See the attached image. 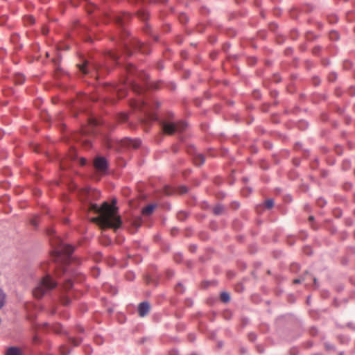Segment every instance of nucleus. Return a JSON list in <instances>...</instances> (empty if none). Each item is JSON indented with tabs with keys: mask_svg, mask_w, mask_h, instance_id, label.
Wrapping results in <instances>:
<instances>
[{
	"mask_svg": "<svg viewBox=\"0 0 355 355\" xmlns=\"http://www.w3.org/2000/svg\"><path fill=\"white\" fill-rule=\"evenodd\" d=\"M32 223H33V225H37L36 223L35 222V220H33Z\"/></svg>",
	"mask_w": 355,
	"mask_h": 355,
	"instance_id": "a878e982",
	"label": "nucleus"
},
{
	"mask_svg": "<svg viewBox=\"0 0 355 355\" xmlns=\"http://www.w3.org/2000/svg\"><path fill=\"white\" fill-rule=\"evenodd\" d=\"M129 17V15L128 14H125L123 16V19H121V17H118V19H116L117 20V23L123 25L124 24V21L128 19Z\"/></svg>",
	"mask_w": 355,
	"mask_h": 355,
	"instance_id": "2eb2a0df",
	"label": "nucleus"
},
{
	"mask_svg": "<svg viewBox=\"0 0 355 355\" xmlns=\"http://www.w3.org/2000/svg\"><path fill=\"white\" fill-rule=\"evenodd\" d=\"M293 282H294L295 284H298V283H300V279H295V280L293 281Z\"/></svg>",
	"mask_w": 355,
	"mask_h": 355,
	"instance_id": "b1692460",
	"label": "nucleus"
},
{
	"mask_svg": "<svg viewBox=\"0 0 355 355\" xmlns=\"http://www.w3.org/2000/svg\"><path fill=\"white\" fill-rule=\"evenodd\" d=\"M86 162H87V161H86V159H84V158H82V159H81V164H82V165L85 164H86Z\"/></svg>",
	"mask_w": 355,
	"mask_h": 355,
	"instance_id": "5701e85b",
	"label": "nucleus"
},
{
	"mask_svg": "<svg viewBox=\"0 0 355 355\" xmlns=\"http://www.w3.org/2000/svg\"><path fill=\"white\" fill-rule=\"evenodd\" d=\"M94 166L97 171L104 172L107 169L108 164L105 157H98L94 159Z\"/></svg>",
	"mask_w": 355,
	"mask_h": 355,
	"instance_id": "39448f33",
	"label": "nucleus"
},
{
	"mask_svg": "<svg viewBox=\"0 0 355 355\" xmlns=\"http://www.w3.org/2000/svg\"><path fill=\"white\" fill-rule=\"evenodd\" d=\"M54 233H55V231L53 229H50L49 230H48V234H53Z\"/></svg>",
	"mask_w": 355,
	"mask_h": 355,
	"instance_id": "4be33fe9",
	"label": "nucleus"
},
{
	"mask_svg": "<svg viewBox=\"0 0 355 355\" xmlns=\"http://www.w3.org/2000/svg\"><path fill=\"white\" fill-rule=\"evenodd\" d=\"M116 202L115 200H113L112 204L105 202L100 207L96 204H92L90 209L100 213V215L93 218L92 220L98 223L102 227L119 229L122 224V220L118 214Z\"/></svg>",
	"mask_w": 355,
	"mask_h": 355,
	"instance_id": "f257e3e1",
	"label": "nucleus"
},
{
	"mask_svg": "<svg viewBox=\"0 0 355 355\" xmlns=\"http://www.w3.org/2000/svg\"><path fill=\"white\" fill-rule=\"evenodd\" d=\"M6 355H20V352L17 347H10L7 352Z\"/></svg>",
	"mask_w": 355,
	"mask_h": 355,
	"instance_id": "1a4fd4ad",
	"label": "nucleus"
},
{
	"mask_svg": "<svg viewBox=\"0 0 355 355\" xmlns=\"http://www.w3.org/2000/svg\"><path fill=\"white\" fill-rule=\"evenodd\" d=\"M193 162L196 165L200 166L205 162V157L202 154H197L193 157Z\"/></svg>",
	"mask_w": 355,
	"mask_h": 355,
	"instance_id": "6e6552de",
	"label": "nucleus"
},
{
	"mask_svg": "<svg viewBox=\"0 0 355 355\" xmlns=\"http://www.w3.org/2000/svg\"><path fill=\"white\" fill-rule=\"evenodd\" d=\"M182 17H183L184 18H185V19H187L186 15H183Z\"/></svg>",
	"mask_w": 355,
	"mask_h": 355,
	"instance_id": "c85d7f7f",
	"label": "nucleus"
},
{
	"mask_svg": "<svg viewBox=\"0 0 355 355\" xmlns=\"http://www.w3.org/2000/svg\"><path fill=\"white\" fill-rule=\"evenodd\" d=\"M340 355H344V352H341L340 353Z\"/></svg>",
	"mask_w": 355,
	"mask_h": 355,
	"instance_id": "cd10ccee",
	"label": "nucleus"
},
{
	"mask_svg": "<svg viewBox=\"0 0 355 355\" xmlns=\"http://www.w3.org/2000/svg\"><path fill=\"white\" fill-rule=\"evenodd\" d=\"M220 300L223 302H228L230 300L229 293L227 292H222L220 294Z\"/></svg>",
	"mask_w": 355,
	"mask_h": 355,
	"instance_id": "9d476101",
	"label": "nucleus"
},
{
	"mask_svg": "<svg viewBox=\"0 0 355 355\" xmlns=\"http://www.w3.org/2000/svg\"><path fill=\"white\" fill-rule=\"evenodd\" d=\"M150 304L148 302H142L138 305V313L141 318L148 315L150 311Z\"/></svg>",
	"mask_w": 355,
	"mask_h": 355,
	"instance_id": "423d86ee",
	"label": "nucleus"
},
{
	"mask_svg": "<svg viewBox=\"0 0 355 355\" xmlns=\"http://www.w3.org/2000/svg\"><path fill=\"white\" fill-rule=\"evenodd\" d=\"M309 219H310V220H313V216H310V217H309Z\"/></svg>",
	"mask_w": 355,
	"mask_h": 355,
	"instance_id": "bb28decb",
	"label": "nucleus"
},
{
	"mask_svg": "<svg viewBox=\"0 0 355 355\" xmlns=\"http://www.w3.org/2000/svg\"><path fill=\"white\" fill-rule=\"evenodd\" d=\"M87 62H85V64H83V65L81 66H79L80 67V70L84 73H87L88 71L87 70Z\"/></svg>",
	"mask_w": 355,
	"mask_h": 355,
	"instance_id": "f3484780",
	"label": "nucleus"
},
{
	"mask_svg": "<svg viewBox=\"0 0 355 355\" xmlns=\"http://www.w3.org/2000/svg\"><path fill=\"white\" fill-rule=\"evenodd\" d=\"M99 275V269L98 268H93V275L95 276L96 277H98Z\"/></svg>",
	"mask_w": 355,
	"mask_h": 355,
	"instance_id": "6ab92c4d",
	"label": "nucleus"
},
{
	"mask_svg": "<svg viewBox=\"0 0 355 355\" xmlns=\"http://www.w3.org/2000/svg\"><path fill=\"white\" fill-rule=\"evenodd\" d=\"M266 207L268 209H270L274 205V201L272 199H268L265 202Z\"/></svg>",
	"mask_w": 355,
	"mask_h": 355,
	"instance_id": "4468645a",
	"label": "nucleus"
},
{
	"mask_svg": "<svg viewBox=\"0 0 355 355\" xmlns=\"http://www.w3.org/2000/svg\"><path fill=\"white\" fill-rule=\"evenodd\" d=\"M6 295L3 291L0 288V309L3 307L5 303Z\"/></svg>",
	"mask_w": 355,
	"mask_h": 355,
	"instance_id": "9b49d317",
	"label": "nucleus"
},
{
	"mask_svg": "<svg viewBox=\"0 0 355 355\" xmlns=\"http://www.w3.org/2000/svg\"><path fill=\"white\" fill-rule=\"evenodd\" d=\"M324 346H325V348L327 350H334L335 349V347L331 343H326L324 344Z\"/></svg>",
	"mask_w": 355,
	"mask_h": 355,
	"instance_id": "a211bd4d",
	"label": "nucleus"
},
{
	"mask_svg": "<svg viewBox=\"0 0 355 355\" xmlns=\"http://www.w3.org/2000/svg\"><path fill=\"white\" fill-rule=\"evenodd\" d=\"M162 129L164 132L168 135H172L176 131H181L180 124L179 123H162Z\"/></svg>",
	"mask_w": 355,
	"mask_h": 355,
	"instance_id": "20e7f679",
	"label": "nucleus"
},
{
	"mask_svg": "<svg viewBox=\"0 0 355 355\" xmlns=\"http://www.w3.org/2000/svg\"><path fill=\"white\" fill-rule=\"evenodd\" d=\"M135 66L133 64H129L128 67V70L129 73H132L134 72Z\"/></svg>",
	"mask_w": 355,
	"mask_h": 355,
	"instance_id": "412c9836",
	"label": "nucleus"
},
{
	"mask_svg": "<svg viewBox=\"0 0 355 355\" xmlns=\"http://www.w3.org/2000/svg\"><path fill=\"white\" fill-rule=\"evenodd\" d=\"M331 38L338 39V34L336 31H332L331 33Z\"/></svg>",
	"mask_w": 355,
	"mask_h": 355,
	"instance_id": "aec40b11",
	"label": "nucleus"
},
{
	"mask_svg": "<svg viewBox=\"0 0 355 355\" xmlns=\"http://www.w3.org/2000/svg\"><path fill=\"white\" fill-rule=\"evenodd\" d=\"M223 211V207L222 205H217L214 209V212L216 215H219V214H222Z\"/></svg>",
	"mask_w": 355,
	"mask_h": 355,
	"instance_id": "f8f14e48",
	"label": "nucleus"
},
{
	"mask_svg": "<svg viewBox=\"0 0 355 355\" xmlns=\"http://www.w3.org/2000/svg\"><path fill=\"white\" fill-rule=\"evenodd\" d=\"M78 344H79V342L75 343L76 345H78Z\"/></svg>",
	"mask_w": 355,
	"mask_h": 355,
	"instance_id": "c756f323",
	"label": "nucleus"
},
{
	"mask_svg": "<svg viewBox=\"0 0 355 355\" xmlns=\"http://www.w3.org/2000/svg\"><path fill=\"white\" fill-rule=\"evenodd\" d=\"M58 285V282L53 279L51 274L48 273L37 282L33 289V295L35 297L40 299L48 295Z\"/></svg>",
	"mask_w": 355,
	"mask_h": 355,
	"instance_id": "7ed1b4c3",
	"label": "nucleus"
},
{
	"mask_svg": "<svg viewBox=\"0 0 355 355\" xmlns=\"http://www.w3.org/2000/svg\"><path fill=\"white\" fill-rule=\"evenodd\" d=\"M155 207H156V205H153V204H150V205H147L146 207H145L142 209V211H141L142 214L145 215V216L150 215L153 212Z\"/></svg>",
	"mask_w": 355,
	"mask_h": 355,
	"instance_id": "0eeeda50",
	"label": "nucleus"
},
{
	"mask_svg": "<svg viewBox=\"0 0 355 355\" xmlns=\"http://www.w3.org/2000/svg\"><path fill=\"white\" fill-rule=\"evenodd\" d=\"M51 245L54 247L51 257L55 263H52L49 270H55L56 267H61L64 274L67 273V266L70 262L71 257L73 252V247L64 243L59 239L55 241H51Z\"/></svg>",
	"mask_w": 355,
	"mask_h": 355,
	"instance_id": "f03ea898",
	"label": "nucleus"
},
{
	"mask_svg": "<svg viewBox=\"0 0 355 355\" xmlns=\"http://www.w3.org/2000/svg\"><path fill=\"white\" fill-rule=\"evenodd\" d=\"M73 286V282L71 279H68L64 284V287L65 289H70Z\"/></svg>",
	"mask_w": 355,
	"mask_h": 355,
	"instance_id": "ddd939ff",
	"label": "nucleus"
},
{
	"mask_svg": "<svg viewBox=\"0 0 355 355\" xmlns=\"http://www.w3.org/2000/svg\"><path fill=\"white\" fill-rule=\"evenodd\" d=\"M131 145L133 146V148H139L141 145V141L140 140H134L132 141Z\"/></svg>",
	"mask_w": 355,
	"mask_h": 355,
	"instance_id": "dca6fc26",
	"label": "nucleus"
},
{
	"mask_svg": "<svg viewBox=\"0 0 355 355\" xmlns=\"http://www.w3.org/2000/svg\"><path fill=\"white\" fill-rule=\"evenodd\" d=\"M65 305H67L69 303V300H67L65 302H64Z\"/></svg>",
	"mask_w": 355,
	"mask_h": 355,
	"instance_id": "393cba45",
	"label": "nucleus"
}]
</instances>
